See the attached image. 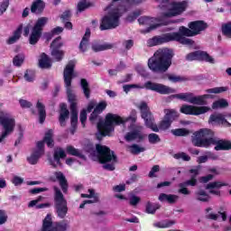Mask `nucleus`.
<instances>
[{
  "label": "nucleus",
  "instance_id": "1",
  "mask_svg": "<svg viewBox=\"0 0 231 231\" xmlns=\"http://www.w3.org/2000/svg\"><path fill=\"white\" fill-rule=\"evenodd\" d=\"M189 28L181 26L180 27V33L169 32L160 36H154L153 38H151L147 41V44L148 46L152 47L158 46L160 44H165V42H171L172 41H176L180 44L192 46L194 44V41L186 37H194L196 35H199L201 32L207 30V23H205L203 21H195L189 23Z\"/></svg>",
  "mask_w": 231,
  "mask_h": 231
},
{
  "label": "nucleus",
  "instance_id": "2",
  "mask_svg": "<svg viewBox=\"0 0 231 231\" xmlns=\"http://www.w3.org/2000/svg\"><path fill=\"white\" fill-rule=\"evenodd\" d=\"M138 0H112V3L106 8L107 14L101 19L99 30H115L120 26V17L131 10L132 6L138 5Z\"/></svg>",
  "mask_w": 231,
  "mask_h": 231
},
{
  "label": "nucleus",
  "instance_id": "3",
  "mask_svg": "<svg viewBox=\"0 0 231 231\" xmlns=\"http://www.w3.org/2000/svg\"><path fill=\"white\" fill-rule=\"evenodd\" d=\"M191 143L195 147L208 149L210 145H216L215 151H230L231 142L214 137V132L210 129H200L191 136Z\"/></svg>",
  "mask_w": 231,
  "mask_h": 231
},
{
  "label": "nucleus",
  "instance_id": "4",
  "mask_svg": "<svg viewBox=\"0 0 231 231\" xmlns=\"http://www.w3.org/2000/svg\"><path fill=\"white\" fill-rule=\"evenodd\" d=\"M75 64L76 62L73 60H70L63 72L64 77V82L65 86L67 88V95L69 98V102L70 104V111H71V125L72 127L77 126V123L79 122V112L77 111V96L73 94V91H71V80L73 77H75V73L73 70L75 69Z\"/></svg>",
  "mask_w": 231,
  "mask_h": 231
},
{
  "label": "nucleus",
  "instance_id": "5",
  "mask_svg": "<svg viewBox=\"0 0 231 231\" xmlns=\"http://www.w3.org/2000/svg\"><path fill=\"white\" fill-rule=\"evenodd\" d=\"M174 54L170 49H159L153 57L148 60V68L153 73H165L172 65Z\"/></svg>",
  "mask_w": 231,
  "mask_h": 231
},
{
  "label": "nucleus",
  "instance_id": "6",
  "mask_svg": "<svg viewBox=\"0 0 231 231\" xmlns=\"http://www.w3.org/2000/svg\"><path fill=\"white\" fill-rule=\"evenodd\" d=\"M137 107L141 111V116L143 119H144V124L146 127H148L154 133H159L160 129L161 131H167V129L171 127V124L172 123L169 120V112H167V116H164L163 120L161 121L158 126V125L154 124V117H152V114L151 113L149 106H147V103H145V101H142L137 106Z\"/></svg>",
  "mask_w": 231,
  "mask_h": 231
},
{
  "label": "nucleus",
  "instance_id": "7",
  "mask_svg": "<svg viewBox=\"0 0 231 231\" xmlns=\"http://www.w3.org/2000/svg\"><path fill=\"white\" fill-rule=\"evenodd\" d=\"M98 115V112L94 109L89 117L90 122L97 120ZM98 120L97 131H99L101 136H107L109 133H113V131H115V125L124 124L122 117L115 114H107L105 122L100 120V117H98Z\"/></svg>",
  "mask_w": 231,
  "mask_h": 231
},
{
  "label": "nucleus",
  "instance_id": "8",
  "mask_svg": "<svg viewBox=\"0 0 231 231\" xmlns=\"http://www.w3.org/2000/svg\"><path fill=\"white\" fill-rule=\"evenodd\" d=\"M44 143L48 147H53V131L49 130L44 136L43 141H40L36 144V148L32 151V154L27 158V162L31 165H37L42 156H44Z\"/></svg>",
  "mask_w": 231,
  "mask_h": 231
},
{
  "label": "nucleus",
  "instance_id": "9",
  "mask_svg": "<svg viewBox=\"0 0 231 231\" xmlns=\"http://www.w3.org/2000/svg\"><path fill=\"white\" fill-rule=\"evenodd\" d=\"M134 88H137V89H143V88H145L146 89H150L151 91L160 93V95H171L172 93H176V89L171 87H167L160 83H152V81H148L144 85H125L123 87V89L125 93H129V91H131V89H133Z\"/></svg>",
  "mask_w": 231,
  "mask_h": 231
},
{
  "label": "nucleus",
  "instance_id": "10",
  "mask_svg": "<svg viewBox=\"0 0 231 231\" xmlns=\"http://www.w3.org/2000/svg\"><path fill=\"white\" fill-rule=\"evenodd\" d=\"M96 149L98 154L100 163H106L103 167L106 171H115V163H116V155L115 152L106 145L97 144Z\"/></svg>",
  "mask_w": 231,
  "mask_h": 231
},
{
  "label": "nucleus",
  "instance_id": "11",
  "mask_svg": "<svg viewBox=\"0 0 231 231\" xmlns=\"http://www.w3.org/2000/svg\"><path fill=\"white\" fill-rule=\"evenodd\" d=\"M0 125L4 129L0 134V143H5V140H6L15 129V118L10 114L0 111Z\"/></svg>",
  "mask_w": 231,
  "mask_h": 231
},
{
  "label": "nucleus",
  "instance_id": "12",
  "mask_svg": "<svg viewBox=\"0 0 231 231\" xmlns=\"http://www.w3.org/2000/svg\"><path fill=\"white\" fill-rule=\"evenodd\" d=\"M54 203L58 217L64 219L68 214V201L64 199L62 191L58 187H54Z\"/></svg>",
  "mask_w": 231,
  "mask_h": 231
},
{
  "label": "nucleus",
  "instance_id": "13",
  "mask_svg": "<svg viewBox=\"0 0 231 231\" xmlns=\"http://www.w3.org/2000/svg\"><path fill=\"white\" fill-rule=\"evenodd\" d=\"M187 8H189L188 1L173 2L170 4L168 11L162 14V19H165V17H178V15L186 12Z\"/></svg>",
  "mask_w": 231,
  "mask_h": 231
},
{
  "label": "nucleus",
  "instance_id": "14",
  "mask_svg": "<svg viewBox=\"0 0 231 231\" xmlns=\"http://www.w3.org/2000/svg\"><path fill=\"white\" fill-rule=\"evenodd\" d=\"M48 21V17H41L37 20L29 38L30 44H37V42H39V39H41V35H42V28L46 26Z\"/></svg>",
  "mask_w": 231,
  "mask_h": 231
},
{
  "label": "nucleus",
  "instance_id": "15",
  "mask_svg": "<svg viewBox=\"0 0 231 231\" xmlns=\"http://www.w3.org/2000/svg\"><path fill=\"white\" fill-rule=\"evenodd\" d=\"M68 230V223L65 221L53 224L51 215L48 214L43 219L42 231H66Z\"/></svg>",
  "mask_w": 231,
  "mask_h": 231
},
{
  "label": "nucleus",
  "instance_id": "16",
  "mask_svg": "<svg viewBox=\"0 0 231 231\" xmlns=\"http://www.w3.org/2000/svg\"><path fill=\"white\" fill-rule=\"evenodd\" d=\"M139 24H143V26H150L147 32H151L152 30H156L158 26H162V24H167V23H163V17L162 18H154L149 16H142L138 19Z\"/></svg>",
  "mask_w": 231,
  "mask_h": 231
},
{
  "label": "nucleus",
  "instance_id": "17",
  "mask_svg": "<svg viewBox=\"0 0 231 231\" xmlns=\"http://www.w3.org/2000/svg\"><path fill=\"white\" fill-rule=\"evenodd\" d=\"M210 107L208 106H196L191 105H184L180 107V113L184 115H191L193 116H198L199 115H205L208 113Z\"/></svg>",
  "mask_w": 231,
  "mask_h": 231
},
{
  "label": "nucleus",
  "instance_id": "18",
  "mask_svg": "<svg viewBox=\"0 0 231 231\" xmlns=\"http://www.w3.org/2000/svg\"><path fill=\"white\" fill-rule=\"evenodd\" d=\"M186 60H205V62H209V64H214L216 62L212 56L201 51L190 52L186 56Z\"/></svg>",
  "mask_w": 231,
  "mask_h": 231
},
{
  "label": "nucleus",
  "instance_id": "19",
  "mask_svg": "<svg viewBox=\"0 0 231 231\" xmlns=\"http://www.w3.org/2000/svg\"><path fill=\"white\" fill-rule=\"evenodd\" d=\"M226 116L231 117V114L226 116L221 113L213 114L209 116L208 124H216L217 125H225L226 127H231V124L226 121Z\"/></svg>",
  "mask_w": 231,
  "mask_h": 231
},
{
  "label": "nucleus",
  "instance_id": "20",
  "mask_svg": "<svg viewBox=\"0 0 231 231\" xmlns=\"http://www.w3.org/2000/svg\"><path fill=\"white\" fill-rule=\"evenodd\" d=\"M143 129V126L142 125H136L135 129L133 132L127 133L125 135V140L126 142H142L143 140V134H142V131Z\"/></svg>",
  "mask_w": 231,
  "mask_h": 231
},
{
  "label": "nucleus",
  "instance_id": "21",
  "mask_svg": "<svg viewBox=\"0 0 231 231\" xmlns=\"http://www.w3.org/2000/svg\"><path fill=\"white\" fill-rule=\"evenodd\" d=\"M89 194H81V198H88V200H85L83 203L79 205V208H84L86 205H89L91 203H98V193L95 192V189H88Z\"/></svg>",
  "mask_w": 231,
  "mask_h": 231
},
{
  "label": "nucleus",
  "instance_id": "22",
  "mask_svg": "<svg viewBox=\"0 0 231 231\" xmlns=\"http://www.w3.org/2000/svg\"><path fill=\"white\" fill-rule=\"evenodd\" d=\"M60 158H66V152H64L61 148H57L54 151L53 160L50 161L51 165H52L54 168L62 167Z\"/></svg>",
  "mask_w": 231,
  "mask_h": 231
},
{
  "label": "nucleus",
  "instance_id": "23",
  "mask_svg": "<svg viewBox=\"0 0 231 231\" xmlns=\"http://www.w3.org/2000/svg\"><path fill=\"white\" fill-rule=\"evenodd\" d=\"M191 175V179L189 180H186L185 182L180 183L179 187H196V184L198 183V180H196V176L199 174V168L197 169H191L189 170Z\"/></svg>",
  "mask_w": 231,
  "mask_h": 231
},
{
  "label": "nucleus",
  "instance_id": "24",
  "mask_svg": "<svg viewBox=\"0 0 231 231\" xmlns=\"http://www.w3.org/2000/svg\"><path fill=\"white\" fill-rule=\"evenodd\" d=\"M159 201L162 203H169L170 205H174L180 199V196L174 194H165L161 193L158 197Z\"/></svg>",
  "mask_w": 231,
  "mask_h": 231
},
{
  "label": "nucleus",
  "instance_id": "25",
  "mask_svg": "<svg viewBox=\"0 0 231 231\" xmlns=\"http://www.w3.org/2000/svg\"><path fill=\"white\" fill-rule=\"evenodd\" d=\"M60 117L59 122L61 127H64L66 125V120L69 118V110H68V106L66 104L61 103L60 105Z\"/></svg>",
  "mask_w": 231,
  "mask_h": 231
},
{
  "label": "nucleus",
  "instance_id": "26",
  "mask_svg": "<svg viewBox=\"0 0 231 231\" xmlns=\"http://www.w3.org/2000/svg\"><path fill=\"white\" fill-rule=\"evenodd\" d=\"M89 37H91V31L87 29L85 35L79 43V50L82 51V53H84V51H88V46H89Z\"/></svg>",
  "mask_w": 231,
  "mask_h": 231
},
{
  "label": "nucleus",
  "instance_id": "27",
  "mask_svg": "<svg viewBox=\"0 0 231 231\" xmlns=\"http://www.w3.org/2000/svg\"><path fill=\"white\" fill-rule=\"evenodd\" d=\"M54 176L60 182V187L61 188L62 191L64 193L68 192V180H66L64 174L60 171H56Z\"/></svg>",
  "mask_w": 231,
  "mask_h": 231
},
{
  "label": "nucleus",
  "instance_id": "28",
  "mask_svg": "<svg viewBox=\"0 0 231 231\" xmlns=\"http://www.w3.org/2000/svg\"><path fill=\"white\" fill-rule=\"evenodd\" d=\"M45 6L46 5L42 0H34L31 6V12L32 14H42Z\"/></svg>",
  "mask_w": 231,
  "mask_h": 231
},
{
  "label": "nucleus",
  "instance_id": "29",
  "mask_svg": "<svg viewBox=\"0 0 231 231\" xmlns=\"http://www.w3.org/2000/svg\"><path fill=\"white\" fill-rule=\"evenodd\" d=\"M39 66L42 69H48L51 68V59H50L46 53H42L39 60Z\"/></svg>",
  "mask_w": 231,
  "mask_h": 231
},
{
  "label": "nucleus",
  "instance_id": "30",
  "mask_svg": "<svg viewBox=\"0 0 231 231\" xmlns=\"http://www.w3.org/2000/svg\"><path fill=\"white\" fill-rule=\"evenodd\" d=\"M206 98H212V95L205 94L202 96L195 97L194 94L191 97V104L196 106H205V99Z\"/></svg>",
  "mask_w": 231,
  "mask_h": 231
},
{
  "label": "nucleus",
  "instance_id": "31",
  "mask_svg": "<svg viewBox=\"0 0 231 231\" xmlns=\"http://www.w3.org/2000/svg\"><path fill=\"white\" fill-rule=\"evenodd\" d=\"M21 33H23V26L20 25L14 32V34L9 37L6 41L7 44H15L21 39Z\"/></svg>",
  "mask_w": 231,
  "mask_h": 231
},
{
  "label": "nucleus",
  "instance_id": "32",
  "mask_svg": "<svg viewBox=\"0 0 231 231\" xmlns=\"http://www.w3.org/2000/svg\"><path fill=\"white\" fill-rule=\"evenodd\" d=\"M126 149L128 152H131V154H140V152H145V147L136 143L127 145Z\"/></svg>",
  "mask_w": 231,
  "mask_h": 231
},
{
  "label": "nucleus",
  "instance_id": "33",
  "mask_svg": "<svg viewBox=\"0 0 231 231\" xmlns=\"http://www.w3.org/2000/svg\"><path fill=\"white\" fill-rule=\"evenodd\" d=\"M36 107H37L38 113H39L40 124H44V120H46L45 106L41 101H38Z\"/></svg>",
  "mask_w": 231,
  "mask_h": 231
},
{
  "label": "nucleus",
  "instance_id": "34",
  "mask_svg": "<svg viewBox=\"0 0 231 231\" xmlns=\"http://www.w3.org/2000/svg\"><path fill=\"white\" fill-rule=\"evenodd\" d=\"M42 199H44V197H38L36 199L32 200L29 203V207H36V208H47L48 207H50V203L39 204L41 203V201H42Z\"/></svg>",
  "mask_w": 231,
  "mask_h": 231
},
{
  "label": "nucleus",
  "instance_id": "35",
  "mask_svg": "<svg viewBox=\"0 0 231 231\" xmlns=\"http://www.w3.org/2000/svg\"><path fill=\"white\" fill-rule=\"evenodd\" d=\"M66 151L68 154H70L71 156H77L78 158H80L81 160H86V156L82 154V152H80L79 149L73 147V146H67Z\"/></svg>",
  "mask_w": 231,
  "mask_h": 231
},
{
  "label": "nucleus",
  "instance_id": "36",
  "mask_svg": "<svg viewBox=\"0 0 231 231\" xmlns=\"http://www.w3.org/2000/svg\"><path fill=\"white\" fill-rule=\"evenodd\" d=\"M192 93L187 92V93H180L172 95V98H178L179 100H183L184 102H189L191 104L192 101Z\"/></svg>",
  "mask_w": 231,
  "mask_h": 231
},
{
  "label": "nucleus",
  "instance_id": "37",
  "mask_svg": "<svg viewBox=\"0 0 231 231\" xmlns=\"http://www.w3.org/2000/svg\"><path fill=\"white\" fill-rule=\"evenodd\" d=\"M113 47V43L93 44L92 50L93 51H106V50H111Z\"/></svg>",
  "mask_w": 231,
  "mask_h": 231
},
{
  "label": "nucleus",
  "instance_id": "38",
  "mask_svg": "<svg viewBox=\"0 0 231 231\" xmlns=\"http://www.w3.org/2000/svg\"><path fill=\"white\" fill-rule=\"evenodd\" d=\"M167 78L168 80H170L171 82H187L188 80H189V78L185 77V76H178V75H174V74H167Z\"/></svg>",
  "mask_w": 231,
  "mask_h": 231
},
{
  "label": "nucleus",
  "instance_id": "39",
  "mask_svg": "<svg viewBox=\"0 0 231 231\" xmlns=\"http://www.w3.org/2000/svg\"><path fill=\"white\" fill-rule=\"evenodd\" d=\"M195 194L198 201H203L204 203L210 201V196L203 189L197 191Z\"/></svg>",
  "mask_w": 231,
  "mask_h": 231
},
{
  "label": "nucleus",
  "instance_id": "40",
  "mask_svg": "<svg viewBox=\"0 0 231 231\" xmlns=\"http://www.w3.org/2000/svg\"><path fill=\"white\" fill-rule=\"evenodd\" d=\"M225 107H228V101L223 98L215 101L212 105V109H223Z\"/></svg>",
  "mask_w": 231,
  "mask_h": 231
},
{
  "label": "nucleus",
  "instance_id": "41",
  "mask_svg": "<svg viewBox=\"0 0 231 231\" xmlns=\"http://www.w3.org/2000/svg\"><path fill=\"white\" fill-rule=\"evenodd\" d=\"M51 56L53 57L54 60L60 62L64 57V51H60V49H51Z\"/></svg>",
  "mask_w": 231,
  "mask_h": 231
},
{
  "label": "nucleus",
  "instance_id": "42",
  "mask_svg": "<svg viewBox=\"0 0 231 231\" xmlns=\"http://www.w3.org/2000/svg\"><path fill=\"white\" fill-rule=\"evenodd\" d=\"M176 222L174 220H163L159 223H155L154 226H157V228H170V226H172V225H175Z\"/></svg>",
  "mask_w": 231,
  "mask_h": 231
},
{
  "label": "nucleus",
  "instance_id": "43",
  "mask_svg": "<svg viewBox=\"0 0 231 231\" xmlns=\"http://www.w3.org/2000/svg\"><path fill=\"white\" fill-rule=\"evenodd\" d=\"M221 187H228V183L223 181L210 182L206 186V189H221Z\"/></svg>",
  "mask_w": 231,
  "mask_h": 231
},
{
  "label": "nucleus",
  "instance_id": "44",
  "mask_svg": "<svg viewBox=\"0 0 231 231\" xmlns=\"http://www.w3.org/2000/svg\"><path fill=\"white\" fill-rule=\"evenodd\" d=\"M62 32H64V28L56 27L52 29L51 32L45 34V37L47 41H51V39L53 38V35H59V33H62Z\"/></svg>",
  "mask_w": 231,
  "mask_h": 231
},
{
  "label": "nucleus",
  "instance_id": "45",
  "mask_svg": "<svg viewBox=\"0 0 231 231\" xmlns=\"http://www.w3.org/2000/svg\"><path fill=\"white\" fill-rule=\"evenodd\" d=\"M167 112H169L168 115V120H170L171 123L174 122L175 118H178L180 116V114L174 109H165L164 110V115L167 116Z\"/></svg>",
  "mask_w": 231,
  "mask_h": 231
},
{
  "label": "nucleus",
  "instance_id": "46",
  "mask_svg": "<svg viewBox=\"0 0 231 231\" xmlns=\"http://www.w3.org/2000/svg\"><path fill=\"white\" fill-rule=\"evenodd\" d=\"M225 91H228L227 87H217V88H209L206 90V93H209V94L214 93L215 95H219V93H225Z\"/></svg>",
  "mask_w": 231,
  "mask_h": 231
},
{
  "label": "nucleus",
  "instance_id": "47",
  "mask_svg": "<svg viewBox=\"0 0 231 231\" xmlns=\"http://www.w3.org/2000/svg\"><path fill=\"white\" fill-rule=\"evenodd\" d=\"M171 133L174 136H188V134H190V131L187 130V128H178L172 130Z\"/></svg>",
  "mask_w": 231,
  "mask_h": 231
},
{
  "label": "nucleus",
  "instance_id": "48",
  "mask_svg": "<svg viewBox=\"0 0 231 231\" xmlns=\"http://www.w3.org/2000/svg\"><path fill=\"white\" fill-rule=\"evenodd\" d=\"M140 15H142V10H135L132 14H128V16L126 17V21L128 23H133V21H136V19H138Z\"/></svg>",
  "mask_w": 231,
  "mask_h": 231
},
{
  "label": "nucleus",
  "instance_id": "49",
  "mask_svg": "<svg viewBox=\"0 0 231 231\" xmlns=\"http://www.w3.org/2000/svg\"><path fill=\"white\" fill-rule=\"evenodd\" d=\"M81 88L83 89V93L86 98H89V95H90L89 84L88 83V80H86L85 79H81Z\"/></svg>",
  "mask_w": 231,
  "mask_h": 231
},
{
  "label": "nucleus",
  "instance_id": "50",
  "mask_svg": "<svg viewBox=\"0 0 231 231\" xmlns=\"http://www.w3.org/2000/svg\"><path fill=\"white\" fill-rule=\"evenodd\" d=\"M23 62H24V54H18L13 59V64L17 68L23 66Z\"/></svg>",
  "mask_w": 231,
  "mask_h": 231
},
{
  "label": "nucleus",
  "instance_id": "51",
  "mask_svg": "<svg viewBox=\"0 0 231 231\" xmlns=\"http://www.w3.org/2000/svg\"><path fill=\"white\" fill-rule=\"evenodd\" d=\"M160 208V204H152L151 202H148L146 204V212L147 214H154L156 210Z\"/></svg>",
  "mask_w": 231,
  "mask_h": 231
},
{
  "label": "nucleus",
  "instance_id": "52",
  "mask_svg": "<svg viewBox=\"0 0 231 231\" xmlns=\"http://www.w3.org/2000/svg\"><path fill=\"white\" fill-rule=\"evenodd\" d=\"M62 38H60V36H59L58 38H56L51 44V50H60V48H62L63 43H62Z\"/></svg>",
  "mask_w": 231,
  "mask_h": 231
},
{
  "label": "nucleus",
  "instance_id": "53",
  "mask_svg": "<svg viewBox=\"0 0 231 231\" xmlns=\"http://www.w3.org/2000/svg\"><path fill=\"white\" fill-rule=\"evenodd\" d=\"M148 142L149 143H160V142H162V139L160 138V135L152 133L150 134H148Z\"/></svg>",
  "mask_w": 231,
  "mask_h": 231
},
{
  "label": "nucleus",
  "instance_id": "54",
  "mask_svg": "<svg viewBox=\"0 0 231 231\" xmlns=\"http://www.w3.org/2000/svg\"><path fill=\"white\" fill-rule=\"evenodd\" d=\"M222 32L226 37H231V22L222 25Z\"/></svg>",
  "mask_w": 231,
  "mask_h": 231
},
{
  "label": "nucleus",
  "instance_id": "55",
  "mask_svg": "<svg viewBox=\"0 0 231 231\" xmlns=\"http://www.w3.org/2000/svg\"><path fill=\"white\" fill-rule=\"evenodd\" d=\"M89 2L87 0H81L78 3V11L84 12V10H87V8H89Z\"/></svg>",
  "mask_w": 231,
  "mask_h": 231
},
{
  "label": "nucleus",
  "instance_id": "56",
  "mask_svg": "<svg viewBox=\"0 0 231 231\" xmlns=\"http://www.w3.org/2000/svg\"><path fill=\"white\" fill-rule=\"evenodd\" d=\"M175 160H183V162H190V157L185 152H179L173 155Z\"/></svg>",
  "mask_w": 231,
  "mask_h": 231
},
{
  "label": "nucleus",
  "instance_id": "57",
  "mask_svg": "<svg viewBox=\"0 0 231 231\" xmlns=\"http://www.w3.org/2000/svg\"><path fill=\"white\" fill-rule=\"evenodd\" d=\"M10 6V0H3L0 3V15H3Z\"/></svg>",
  "mask_w": 231,
  "mask_h": 231
},
{
  "label": "nucleus",
  "instance_id": "58",
  "mask_svg": "<svg viewBox=\"0 0 231 231\" xmlns=\"http://www.w3.org/2000/svg\"><path fill=\"white\" fill-rule=\"evenodd\" d=\"M24 79L27 82H33V80H35V72L32 70H26L24 73Z\"/></svg>",
  "mask_w": 231,
  "mask_h": 231
},
{
  "label": "nucleus",
  "instance_id": "59",
  "mask_svg": "<svg viewBox=\"0 0 231 231\" xmlns=\"http://www.w3.org/2000/svg\"><path fill=\"white\" fill-rule=\"evenodd\" d=\"M24 182V179L17 176V175H14L13 177V180H12V183L15 186V187H19V185H23V183Z\"/></svg>",
  "mask_w": 231,
  "mask_h": 231
},
{
  "label": "nucleus",
  "instance_id": "60",
  "mask_svg": "<svg viewBox=\"0 0 231 231\" xmlns=\"http://www.w3.org/2000/svg\"><path fill=\"white\" fill-rule=\"evenodd\" d=\"M136 71L140 74L141 77H149V72H147L145 68H143L142 65L136 67Z\"/></svg>",
  "mask_w": 231,
  "mask_h": 231
},
{
  "label": "nucleus",
  "instance_id": "61",
  "mask_svg": "<svg viewBox=\"0 0 231 231\" xmlns=\"http://www.w3.org/2000/svg\"><path fill=\"white\" fill-rule=\"evenodd\" d=\"M79 119L83 127H86V120H88V113L86 112V109H83L80 112Z\"/></svg>",
  "mask_w": 231,
  "mask_h": 231
},
{
  "label": "nucleus",
  "instance_id": "62",
  "mask_svg": "<svg viewBox=\"0 0 231 231\" xmlns=\"http://www.w3.org/2000/svg\"><path fill=\"white\" fill-rule=\"evenodd\" d=\"M8 221V215L6 214V211L0 210V225H5Z\"/></svg>",
  "mask_w": 231,
  "mask_h": 231
},
{
  "label": "nucleus",
  "instance_id": "63",
  "mask_svg": "<svg viewBox=\"0 0 231 231\" xmlns=\"http://www.w3.org/2000/svg\"><path fill=\"white\" fill-rule=\"evenodd\" d=\"M106 107H107V103H106L105 101L99 103L94 110H96L99 115L100 113H102V111H104V109H106Z\"/></svg>",
  "mask_w": 231,
  "mask_h": 231
},
{
  "label": "nucleus",
  "instance_id": "64",
  "mask_svg": "<svg viewBox=\"0 0 231 231\" xmlns=\"http://www.w3.org/2000/svg\"><path fill=\"white\" fill-rule=\"evenodd\" d=\"M48 190V188H34L32 189H30L31 194H41V192H46Z\"/></svg>",
  "mask_w": 231,
  "mask_h": 231
}]
</instances>
